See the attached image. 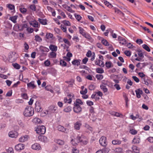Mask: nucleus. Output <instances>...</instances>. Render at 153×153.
I'll use <instances>...</instances> for the list:
<instances>
[{"mask_svg": "<svg viewBox=\"0 0 153 153\" xmlns=\"http://www.w3.org/2000/svg\"><path fill=\"white\" fill-rule=\"evenodd\" d=\"M79 59H76L73 60L72 62V64L74 65H79L80 64V62Z\"/></svg>", "mask_w": 153, "mask_h": 153, "instance_id": "nucleus-31", "label": "nucleus"}, {"mask_svg": "<svg viewBox=\"0 0 153 153\" xmlns=\"http://www.w3.org/2000/svg\"><path fill=\"white\" fill-rule=\"evenodd\" d=\"M142 82L147 85H152V81L149 79H146L145 78H142L141 79Z\"/></svg>", "mask_w": 153, "mask_h": 153, "instance_id": "nucleus-8", "label": "nucleus"}, {"mask_svg": "<svg viewBox=\"0 0 153 153\" xmlns=\"http://www.w3.org/2000/svg\"><path fill=\"white\" fill-rule=\"evenodd\" d=\"M34 40L37 42H40L42 40V39L38 35L35 36Z\"/></svg>", "mask_w": 153, "mask_h": 153, "instance_id": "nucleus-32", "label": "nucleus"}, {"mask_svg": "<svg viewBox=\"0 0 153 153\" xmlns=\"http://www.w3.org/2000/svg\"><path fill=\"white\" fill-rule=\"evenodd\" d=\"M7 7L10 10H15V6L11 4H7Z\"/></svg>", "mask_w": 153, "mask_h": 153, "instance_id": "nucleus-39", "label": "nucleus"}, {"mask_svg": "<svg viewBox=\"0 0 153 153\" xmlns=\"http://www.w3.org/2000/svg\"><path fill=\"white\" fill-rule=\"evenodd\" d=\"M124 98L125 99V102L126 103H128V97H127V95H126V94H125L123 95Z\"/></svg>", "mask_w": 153, "mask_h": 153, "instance_id": "nucleus-59", "label": "nucleus"}, {"mask_svg": "<svg viewBox=\"0 0 153 153\" xmlns=\"http://www.w3.org/2000/svg\"><path fill=\"white\" fill-rule=\"evenodd\" d=\"M83 105V102L81 100L79 99H76L74 104L73 109L74 112L77 114L80 113L82 111L81 105Z\"/></svg>", "mask_w": 153, "mask_h": 153, "instance_id": "nucleus-2", "label": "nucleus"}, {"mask_svg": "<svg viewBox=\"0 0 153 153\" xmlns=\"http://www.w3.org/2000/svg\"><path fill=\"white\" fill-rule=\"evenodd\" d=\"M124 54L128 56H130L131 55V53L128 51H126L124 52Z\"/></svg>", "mask_w": 153, "mask_h": 153, "instance_id": "nucleus-56", "label": "nucleus"}, {"mask_svg": "<svg viewBox=\"0 0 153 153\" xmlns=\"http://www.w3.org/2000/svg\"><path fill=\"white\" fill-rule=\"evenodd\" d=\"M31 148L33 149L38 150H40L41 149V147L40 145L37 143H35L32 145L31 146Z\"/></svg>", "mask_w": 153, "mask_h": 153, "instance_id": "nucleus-13", "label": "nucleus"}, {"mask_svg": "<svg viewBox=\"0 0 153 153\" xmlns=\"http://www.w3.org/2000/svg\"><path fill=\"white\" fill-rule=\"evenodd\" d=\"M40 50L42 52H48L49 51V49L46 47L43 46H41L40 47Z\"/></svg>", "mask_w": 153, "mask_h": 153, "instance_id": "nucleus-24", "label": "nucleus"}, {"mask_svg": "<svg viewBox=\"0 0 153 153\" xmlns=\"http://www.w3.org/2000/svg\"><path fill=\"white\" fill-rule=\"evenodd\" d=\"M56 54L53 51L50 53L49 57L52 58H55L56 57Z\"/></svg>", "mask_w": 153, "mask_h": 153, "instance_id": "nucleus-35", "label": "nucleus"}, {"mask_svg": "<svg viewBox=\"0 0 153 153\" xmlns=\"http://www.w3.org/2000/svg\"><path fill=\"white\" fill-rule=\"evenodd\" d=\"M96 77L98 80H100L103 78V76L102 75L98 74H97L96 76Z\"/></svg>", "mask_w": 153, "mask_h": 153, "instance_id": "nucleus-49", "label": "nucleus"}, {"mask_svg": "<svg viewBox=\"0 0 153 153\" xmlns=\"http://www.w3.org/2000/svg\"><path fill=\"white\" fill-rule=\"evenodd\" d=\"M44 64L46 66H48L51 64L50 62L48 60H46L44 62Z\"/></svg>", "mask_w": 153, "mask_h": 153, "instance_id": "nucleus-61", "label": "nucleus"}, {"mask_svg": "<svg viewBox=\"0 0 153 153\" xmlns=\"http://www.w3.org/2000/svg\"><path fill=\"white\" fill-rule=\"evenodd\" d=\"M33 108L31 106H27L24 112V114L26 117H30L33 115L34 113Z\"/></svg>", "mask_w": 153, "mask_h": 153, "instance_id": "nucleus-4", "label": "nucleus"}, {"mask_svg": "<svg viewBox=\"0 0 153 153\" xmlns=\"http://www.w3.org/2000/svg\"><path fill=\"white\" fill-rule=\"evenodd\" d=\"M101 42L105 46H109L110 44L108 42V41L105 39H102L101 40Z\"/></svg>", "mask_w": 153, "mask_h": 153, "instance_id": "nucleus-36", "label": "nucleus"}, {"mask_svg": "<svg viewBox=\"0 0 153 153\" xmlns=\"http://www.w3.org/2000/svg\"><path fill=\"white\" fill-rule=\"evenodd\" d=\"M53 34L51 33H48L46 34V38L48 39L52 38L53 37Z\"/></svg>", "mask_w": 153, "mask_h": 153, "instance_id": "nucleus-51", "label": "nucleus"}, {"mask_svg": "<svg viewBox=\"0 0 153 153\" xmlns=\"http://www.w3.org/2000/svg\"><path fill=\"white\" fill-rule=\"evenodd\" d=\"M35 111L37 112H40L42 111V108L41 104L39 102H36L35 103Z\"/></svg>", "mask_w": 153, "mask_h": 153, "instance_id": "nucleus-9", "label": "nucleus"}, {"mask_svg": "<svg viewBox=\"0 0 153 153\" xmlns=\"http://www.w3.org/2000/svg\"><path fill=\"white\" fill-rule=\"evenodd\" d=\"M60 63L62 66H65L66 65V63L63 60H61Z\"/></svg>", "mask_w": 153, "mask_h": 153, "instance_id": "nucleus-62", "label": "nucleus"}, {"mask_svg": "<svg viewBox=\"0 0 153 153\" xmlns=\"http://www.w3.org/2000/svg\"><path fill=\"white\" fill-rule=\"evenodd\" d=\"M58 10V12L59 13H60V15L63 16V17L64 19L65 18H66V16L65 15V13L64 12H62L61 10L59 9Z\"/></svg>", "mask_w": 153, "mask_h": 153, "instance_id": "nucleus-48", "label": "nucleus"}, {"mask_svg": "<svg viewBox=\"0 0 153 153\" xmlns=\"http://www.w3.org/2000/svg\"><path fill=\"white\" fill-rule=\"evenodd\" d=\"M55 142L58 144L60 145H64L65 143V142L63 140L59 139L56 140Z\"/></svg>", "mask_w": 153, "mask_h": 153, "instance_id": "nucleus-33", "label": "nucleus"}, {"mask_svg": "<svg viewBox=\"0 0 153 153\" xmlns=\"http://www.w3.org/2000/svg\"><path fill=\"white\" fill-rule=\"evenodd\" d=\"M74 16L78 21H80L82 18L81 16L80 15L77 14L76 13L74 14Z\"/></svg>", "mask_w": 153, "mask_h": 153, "instance_id": "nucleus-47", "label": "nucleus"}, {"mask_svg": "<svg viewBox=\"0 0 153 153\" xmlns=\"http://www.w3.org/2000/svg\"><path fill=\"white\" fill-rule=\"evenodd\" d=\"M130 134L133 135H135L137 133V131L134 129H130L129 131Z\"/></svg>", "mask_w": 153, "mask_h": 153, "instance_id": "nucleus-43", "label": "nucleus"}, {"mask_svg": "<svg viewBox=\"0 0 153 153\" xmlns=\"http://www.w3.org/2000/svg\"><path fill=\"white\" fill-rule=\"evenodd\" d=\"M29 138V137L28 135L22 136L19 138V141L21 143H23L27 141Z\"/></svg>", "mask_w": 153, "mask_h": 153, "instance_id": "nucleus-12", "label": "nucleus"}, {"mask_svg": "<svg viewBox=\"0 0 153 153\" xmlns=\"http://www.w3.org/2000/svg\"><path fill=\"white\" fill-rule=\"evenodd\" d=\"M38 138L39 140L44 142H47L48 140V138L45 136L40 135Z\"/></svg>", "mask_w": 153, "mask_h": 153, "instance_id": "nucleus-15", "label": "nucleus"}, {"mask_svg": "<svg viewBox=\"0 0 153 153\" xmlns=\"http://www.w3.org/2000/svg\"><path fill=\"white\" fill-rule=\"evenodd\" d=\"M148 141L151 143H153V137H149L147 139Z\"/></svg>", "mask_w": 153, "mask_h": 153, "instance_id": "nucleus-64", "label": "nucleus"}, {"mask_svg": "<svg viewBox=\"0 0 153 153\" xmlns=\"http://www.w3.org/2000/svg\"><path fill=\"white\" fill-rule=\"evenodd\" d=\"M49 48L50 50L53 51H57V48L56 46L53 45H51L49 46Z\"/></svg>", "mask_w": 153, "mask_h": 153, "instance_id": "nucleus-25", "label": "nucleus"}, {"mask_svg": "<svg viewBox=\"0 0 153 153\" xmlns=\"http://www.w3.org/2000/svg\"><path fill=\"white\" fill-rule=\"evenodd\" d=\"M38 21L40 24L43 25H45L47 24V20L46 19H41L39 18Z\"/></svg>", "mask_w": 153, "mask_h": 153, "instance_id": "nucleus-21", "label": "nucleus"}, {"mask_svg": "<svg viewBox=\"0 0 153 153\" xmlns=\"http://www.w3.org/2000/svg\"><path fill=\"white\" fill-rule=\"evenodd\" d=\"M33 123L37 124H39L42 123V121L40 119L38 118H35L33 119Z\"/></svg>", "mask_w": 153, "mask_h": 153, "instance_id": "nucleus-30", "label": "nucleus"}, {"mask_svg": "<svg viewBox=\"0 0 153 153\" xmlns=\"http://www.w3.org/2000/svg\"><path fill=\"white\" fill-rule=\"evenodd\" d=\"M78 28L79 29V33L83 37L90 42H92L93 41V39L91 37L90 34L87 33L82 28L79 27Z\"/></svg>", "mask_w": 153, "mask_h": 153, "instance_id": "nucleus-3", "label": "nucleus"}, {"mask_svg": "<svg viewBox=\"0 0 153 153\" xmlns=\"http://www.w3.org/2000/svg\"><path fill=\"white\" fill-rule=\"evenodd\" d=\"M79 151L75 148H74L72 149V153H79Z\"/></svg>", "mask_w": 153, "mask_h": 153, "instance_id": "nucleus-63", "label": "nucleus"}, {"mask_svg": "<svg viewBox=\"0 0 153 153\" xmlns=\"http://www.w3.org/2000/svg\"><path fill=\"white\" fill-rule=\"evenodd\" d=\"M30 8L32 11H36V7L34 4H31L30 6Z\"/></svg>", "mask_w": 153, "mask_h": 153, "instance_id": "nucleus-50", "label": "nucleus"}, {"mask_svg": "<svg viewBox=\"0 0 153 153\" xmlns=\"http://www.w3.org/2000/svg\"><path fill=\"white\" fill-rule=\"evenodd\" d=\"M96 71L97 73L102 74L104 72V71L103 68H98L96 69Z\"/></svg>", "mask_w": 153, "mask_h": 153, "instance_id": "nucleus-41", "label": "nucleus"}, {"mask_svg": "<svg viewBox=\"0 0 153 153\" xmlns=\"http://www.w3.org/2000/svg\"><path fill=\"white\" fill-rule=\"evenodd\" d=\"M6 151L9 153H14L13 149L11 147H9L8 149H6Z\"/></svg>", "mask_w": 153, "mask_h": 153, "instance_id": "nucleus-53", "label": "nucleus"}, {"mask_svg": "<svg viewBox=\"0 0 153 153\" xmlns=\"http://www.w3.org/2000/svg\"><path fill=\"white\" fill-rule=\"evenodd\" d=\"M135 92L136 94V97L138 98H140L141 97V94H142L143 93L142 90L140 89H137L135 90Z\"/></svg>", "mask_w": 153, "mask_h": 153, "instance_id": "nucleus-19", "label": "nucleus"}, {"mask_svg": "<svg viewBox=\"0 0 153 153\" xmlns=\"http://www.w3.org/2000/svg\"><path fill=\"white\" fill-rule=\"evenodd\" d=\"M20 10L22 13H25L26 12L27 9L24 7H22L20 8Z\"/></svg>", "mask_w": 153, "mask_h": 153, "instance_id": "nucleus-54", "label": "nucleus"}, {"mask_svg": "<svg viewBox=\"0 0 153 153\" xmlns=\"http://www.w3.org/2000/svg\"><path fill=\"white\" fill-rule=\"evenodd\" d=\"M87 91H88L87 89V88H85L84 89V91H83V90L81 91H80V93L81 94H82L85 95L87 93Z\"/></svg>", "mask_w": 153, "mask_h": 153, "instance_id": "nucleus-60", "label": "nucleus"}, {"mask_svg": "<svg viewBox=\"0 0 153 153\" xmlns=\"http://www.w3.org/2000/svg\"><path fill=\"white\" fill-rule=\"evenodd\" d=\"M106 67L108 68H110L111 66L112 63L110 62H106L105 63Z\"/></svg>", "mask_w": 153, "mask_h": 153, "instance_id": "nucleus-45", "label": "nucleus"}, {"mask_svg": "<svg viewBox=\"0 0 153 153\" xmlns=\"http://www.w3.org/2000/svg\"><path fill=\"white\" fill-rule=\"evenodd\" d=\"M18 58V55L15 52H13L9 56V58L13 61H15Z\"/></svg>", "mask_w": 153, "mask_h": 153, "instance_id": "nucleus-7", "label": "nucleus"}, {"mask_svg": "<svg viewBox=\"0 0 153 153\" xmlns=\"http://www.w3.org/2000/svg\"><path fill=\"white\" fill-rule=\"evenodd\" d=\"M18 16L15 15V16L10 17L9 18V20L12 21L13 23H16V20L17 19Z\"/></svg>", "mask_w": 153, "mask_h": 153, "instance_id": "nucleus-23", "label": "nucleus"}, {"mask_svg": "<svg viewBox=\"0 0 153 153\" xmlns=\"http://www.w3.org/2000/svg\"><path fill=\"white\" fill-rule=\"evenodd\" d=\"M133 152L135 153H139V150L137 148V147L135 146H133L132 148Z\"/></svg>", "mask_w": 153, "mask_h": 153, "instance_id": "nucleus-38", "label": "nucleus"}, {"mask_svg": "<svg viewBox=\"0 0 153 153\" xmlns=\"http://www.w3.org/2000/svg\"><path fill=\"white\" fill-rule=\"evenodd\" d=\"M72 108L70 106H68L64 109V111L67 113L71 111Z\"/></svg>", "mask_w": 153, "mask_h": 153, "instance_id": "nucleus-40", "label": "nucleus"}, {"mask_svg": "<svg viewBox=\"0 0 153 153\" xmlns=\"http://www.w3.org/2000/svg\"><path fill=\"white\" fill-rule=\"evenodd\" d=\"M92 54L93 53H92L91 51L90 50H89L88 51V52L86 54V56L87 57H89L92 56Z\"/></svg>", "mask_w": 153, "mask_h": 153, "instance_id": "nucleus-58", "label": "nucleus"}, {"mask_svg": "<svg viewBox=\"0 0 153 153\" xmlns=\"http://www.w3.org/2000/svg\"><path fill=\"white\" fill-rule=\"evenodd\" d=\"M26 30L28 33H30L33 32V30L32 28L28 27V28L26 29Z\"/></svg>", "mask_w": 153, "mask_h": 153, "instance_id": "nucleus-55", "label": "nucleus"}, {"mask_svg": "<svg viewBox=\"0 0 153 153\" xmlns=\"http://www.w3.org/2000/svg\"><path fill=\"white\" fill-rule=\"evenodd\" d=\"M118 40L119 41V43L123 45H125L126 43V41L125 39L120 36H119L118 37Z\"/></svg>", "mask_w": 153, "mask_h": 153, "instance_id": "nucleus-16", "label": "nucleus"}, {"mask_svg": "<svg viewBox=\"0 0 153 153\" xmlns=\"http://www.w3.org/2000/svg\"><path fill=\"white\" fill-rule=\"evenodd\" d=\"M137 54L140 57L143 58L144 56L143 55V52L142 50H138L137 51Z\"/></svg>", "mask_w": 153, "mask_h": 153, "instance_id": "nucleus-29", "label": "nucleus"}, {"mask_svg": "<svg viewBox=\"0 0 153 153\" xmlns=\"http://www.w3.org/2000/svg\"><path fill=\"white\" fill-rule=\"evenodd\" d=\"M79 143L86 145L88 143V140L86 137L82 134L78 135L76 139H72L71 140V143L74 146L77 145Z\"/></svg>", "mask_w": 153, "mask_h": 153, "instance_id": "nucleus-1", "label": "nucleus"}, {"mask_svg": "<svg viewBox=\"0 0 153 153\" xmlns=\"http://www.w3.org/2000/svg\"><path fill=\"white\" fill-rule=\"evenodd\" d=\"M9 136L11 138H16L18 135V133L16 131H11L8 133Z\"/></svg>", "mask_w": 153, "mask_h": 153, "instance_id": "nucleus-10", "label": "nucleus"}, {"mask_svg": "<svg viewBox=\"0 0 153 153\" xmlns=\"http://www.w3.org/2000/svg\"><path fill=\"white\" fill-rule=\"evenodd\" d=\"M25 145L22 143H19L15 146V149L18 151H20L24 149Z\"/></svg>", "mask_w": 153, "mask_h": 153, "instance_id": "nucleus-11", "label": "nucleus"}, {"mask_svg": "<svg viewBox=\"0 0 153 153\" xmlns=\"http://www.w3.org/2000/svg\"><path fill=\"white\" fill-rule=\"evenodd\" d=\"M81 125L82 123L81 121H77L74 124V128L76 130H79Z\"/></svg>", "mask_w": 153, "mask_h": 153, "instance_id": "nucleus-18", "label": "nucleus"}, {"mask_svg": "<svg viewBox=\"0 0 153 153\" xmlns=\"http://www.w3.org/2000/svg\"><path fill=\"white\" fill-rule=\"evenodd\" d=\"M61 28L62 30L65 32H66L67 29L66 27L63 25H61Z\"/></svg>", "mask_w": 153, "mask_h": 153, "instance_id": "nucleus-52", "label": "nucleus"}, {"mask_svg": "<svg viewBox=\"0 0 153 153\" xmlns=\"http://www.w3.org/2000/svg\"><path fill=\"white\" fill-rule=\"evenodd\" d=\"M121 143V141L118 139L113 140L112 141V143L114 145H120Z\"/></svg>", "mask_w": 153, "mask_h": 153, "instance_id": "nucleus-28", "label": "nucleus"}, {"mask_svg": "<svg viewBox=\"0 0 153 153\" xmlns=\"http://www.w3.org/2000/svg\"><path fill=\"white\" fill-rule=\"evenodd\" d=\"M30 24L33 27H37L39 28L40 27V25L39 24L38 22L35 20L30 22Z\"/></svg>", "mask_w": 153, "mask_h": 153, "instance_id": "nucleus-17", "label": "nucleus"}, {"mask_svg": "<svg viewBox=\"0 0 153 153\" xmlns=\"http://www.w3.org/2000/svg\"><path fill=\"white\" fill-rule=\"evenodd\" d=\"M62 23L66 26H70L71 25L69 22L66 20L62 21Z\"/></svg>", "mask_w": 153, "mask_h": 153, "instance_id": "nucleus-44", "label": "nucleus"}, {"mask_svg": "<svg viewBox=\"0 0 153 153\" xmlns=\"http://www.w3.org/2000/svg\"><path fill=\"white\" fill-rule=\"evenodd\" d=\"M57 108L56 106L52 105L49 107V110H50L51 113H54L56 110Z\"/></svg>", "mask_w": 153, "mask_h": 153, "instance_id": "nucleus-22", "label": "nucleus"}, {"mask_svg": "<svg viewBox=\"0 0 153 153\" xmlns=\"http://www.w3.org/2000/svg\"><path fill=\"white\" fill-rule=\"evenodd\" d=\"M100 87L104 93L107 92L108 91V89L106 87V86L104 85H101L100 86Z\"/></svg>", "mask_w": 153, "mask_h": 153, "instance_id": "nucleus-34", "label": "nucleus"}, {"mask_svg": "<svg viewBox=\"0 0 153 153\" xmlns=\"http://www.w3.org/2000/svg\"><path fill=\"white\" fill-rule=\"evenodd\" d=\"M35 131L37 134H43L45 133L46 128L43 126H38L36 128Z\"/></svg>", "mask_w": 153, "mask_h": 153, "instance_id": "nucleus-5", "label": "nucleus"}, {"mask_svg": "<svg viewBox=\"0 0 153 153\" xmlns=\"http://www.w3.org/2000/svg\"><path fill=\"white\" fill-rule=\"evenodd\" d=\"M122 150L123 149L121 148H117L115 149L114 151L116 152H122Z\"/></svg>", "mask_w": 153, "mask_h": 153, "instance_id": "nucleus-57", "label": "nucleus"}, {"mask_svg": "<svg viewBox=\"0 0 153 153\" xmlns=\"http://www.w3.org/2000/svg\"><path fill=\"white\" fill-rule=\"evenodd\" d=\"M72 102V99L71 98L68 99L67 97H65L64 100V102L65 103H68L69 104L71 103Z\"/></svg>", "mask_w": 153, "mask_h": 153, "instance_id": "nucleus-37", "label": "nucleus"}, {"mask_svg": "<svg viewBox=\"0 0 153 153\" xmlns=\"http://www.w3.org/2000/svg\"><path fill=\"white\" fill-rule=\"evenodd\" d=\"M34 83V81H32L28 83L27 84V88L29 89H34L36 87V85H35Z\"/></svg>", "mask_w": 153, "mask_h": 153, "instance_id": "nucleus-14", "label": "nucleus"}, {"mask_svg": "<svg viewBox=\"0 0 153 153\" xmlns=\"http://www.w3.org/2000/svg\"><path fill=\"white\" fill-rule=\"evenodd\" d=\"M99 141L100 144L103 146L105 147L107 145V138L104 136L102 137Z\"/></svg>", "mask_w": 153, "mask_h": 153, "instance_id": "nucleus-6", "label": "nucleus"}, {"mask_svg": "<svg viewBox=\"0 0 153 153\" xmlns=\"http://www.w3.org/2000/svg\"><path fill=\"white\" fill-rule=\"evenodd\" d=\"M143 48L148 52L150 51V49L149 47L146 45L144 44L142 45Z\"/></svg>", "mask_w": 153, "mask_h": 153, "instance_id": "nucleus-42", "label": "nucleus"}, {"mask_svg": "<svg viewBox=\"0 0 153 153\" xmlns=\"http://www.w3.org/2000/svg\"><path fill=\"white\" fill-rule=\"evenodd\" d=\"M12 65L13 67H14V68L17 69H19L21 67L20 65L19 64L17 63L13 64Z\"/></svg>", "mask_w": 153, "mask_h": 153, "instance_id": "nucleus-46", "label": "nucleus"}, {"mask_svg": "<svg viewBox=\"0 0 153 153\" xmlns=\"http://www.w3.org/2000/svg\"><path fill=\"white\" fill-rule=\"evenodd\" d=\"M62 6L69 12L71 13H74V11L73 10L70 6H69L65 4H63L62 5Z\"/></svg>", "mask_w": 153, "mask_h": 153, "instance_id": "nucleus-20", "label": "nucleus"}, {"mask_svg": "<svg viewBox=\"0 0 153 153\" xmlns=\"http://www.w3.org/2000/svg\"><path fill=\"white\" fill-rule=\"evenodd\" d=\"M57 129L59 131L65 132L66 129L61 125H59L57 127Z\"/></svg>", "mask_w": 153, "mask_h": 153, "instance_id": "nucleus-26", "label": "nucleus"}, {"mask_svg": "<svg viewBox=\"0 0 153 153\" xmlns=\"http://www.w3.org/2000/svg\"><path fill=\"white\" fill-rule=\"evenodd\" d=\"M140 139L139 138L135 137L132 140V143L134 144H137L139 143Z\"/></svg>", "mask_w": 153, "mask_h": 153, "instance_id": "nucleus-27", "label": "nucleus"}]
</instances>
